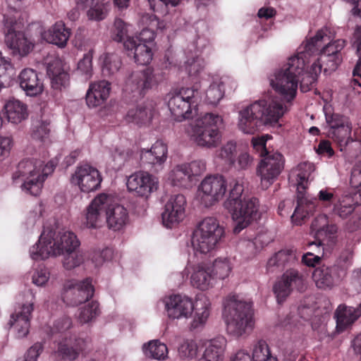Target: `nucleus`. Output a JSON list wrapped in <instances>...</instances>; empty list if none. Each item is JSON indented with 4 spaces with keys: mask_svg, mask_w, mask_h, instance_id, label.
<instances>
[{
    "mask_svg": "<svg viewBox=\"0 0 361 361\" xmlns=\"http://www.w3.org/2000/svg\"><path fill=\"white\" fill-rule=\"evenodd\" d=\"M305 67L304 55L291 56L270 78V85L281 98L257 100L238 112V127L245 134H254L264 126H274L287 111L284 102L296 95Z\"/></svg>",
    "mask_w": 361,
    "mask_h": 361,
    "instance_id": "1",
    "label": "nucleus"
},
{
    "mask_svg": "<svg viewBox=\"0 0 361 361\" xmlns=\"http://www.w3.org/2000/svg\"><path fill=\"white\" fill-rule=\"evenodd\" d=\"M224 316L228 334L240 337L254 328L255 321L252 303L240 296L230 294L224 300Z\"/></svg>",
    "mask_w": 361,
    "mask_h": 361,
    "instance_id": "2",
    "label": "nucleus"
},
{
    "mask_svg": "<svg viewBox=\"0 0 361 361\" xmlns=\"http://www.w3.org/2000/svg\"><path fill=\"white\" fill-rule=\"evenodd\" d=\"M56 164L53 161H49L45 166L44 162L34 158L22 160L18 165L17 171L13 175V180L22 182L20 188L26 194L38 196L47 176L51 174Z\"/></svg>",
    "mask_w": 361,
    "mask_h": 361,
    "instance_id": "3",
    "label": "nucleus"
},
{
    "mask_svg": "<svg viewBox=\"0 0 361 361\" xmlns=\"http://www.w3.org/2000/svg\"><path fill=\"white\" fill-rule=\"evenodd\" d=\"M52 230L44 231L38 243L33 245L30 254L35 260L45 259L50 256H59L65 252L78 250L80 241L74 233L66 231L59 232L56 238Z\"/></svg>",
    "mask_w": 361,
    "mask_h": 361,
    "instance_id": "4",
    "label": "nucleus"
},
{
    "mask_svg": "<svg viewBox=\"0 0 361 361\" xmlns=\"http://www.w3.org/2000/svg\"><path fill=\"white\" fill-rule=\"evenodd\" d=\"M223 123L221 116L214 113H205L190 121L185 133L190 139L200 147H216L221 141L219 126Z\"/></svg>",
    "mask_w": 361,
    "mask_h": 361,
    "instance_id": "5",
    "label": "nucleus"
},
{
    "mask_svg": "<svg viewBox=\"0 0 361 361\" xmlns=\"http://www.w3.org/2000/svg\"><path fill=\"white\" fill-rule=\"evenodd\" d=\"M225 234L224 228L212 216L202 219L195 228L192 246L196 252L207 254L217 248Z\"/></svg>",
    "mask_w": 361,
    "mask_h": 361,
    "instance_id": "6",
    "label": "nucleus"
},
{
    "mask_svg": "<svg viewBox=\"0 0 361 361\" xmlns=\"http://www.w3.org/2000/svg\"><path fill=\"white\" fill-rule=\"evenodd\" d=\"M169 96L168 106L176 121L190 117L192 107L197 105L200 97L197 90L188 87H183Z\"/></svg>",
    "mask_w": 361,
    "mask_h": 361,
    "instance_id": "7",
    "label": "nucleus"
},
{
    "mask_svg": "<svg viewBox=\"0 0 361 361\" xmlns=\"http://www.w3.org/2000/svg\"><path fill=\"white\" fill-rule=\"evenodd\" d=\"M155 37L154 32L150 29H143L137 36L128 37L124 41V49L128 56L134 58L135 62L140 65H147L152 59V49L148 43Z\"/></svg>",
    "mask_w": 361,
    "mask_h": 361,
    "instance_id": "8",
    "label": "nucleus"
},
{
    "mask_svg": "<svg viewBox=\"0 0 361 361\" xmlns=\"http://www.w3.org/2000/svg\"><path fill=\"white\" fill-rule=\"evenodd\" d=\"M259 209V201L253 197H243V200L233 204L231 209H226L235 222V233H239L247 227L256 218Z\"/></svg>",
    "mask_w": 361,
    "mask_h": 361,
    "instance_id": "9",
    "label": "nucleus"
},
{
    "mask_svg": "<svg viewBox=\"0 0 361 361\" xmlns=\"http://www.w3.org/2000/svg\"><path fill=\"white\" fill-rule=\"evenodd\" d=\"M227 190V182L221 175L206 176L198 187V196L206 207H211L223 198Z\"/></svg>",
    "mask_w": 361,
    "mask_h": 361,
    "instance_id": "10",
    "label": "nucleus"
},
{
    "mask_svg": "<svg viewBox=\"0 0 361 361\" xmlns=\"http://www.w3.org/2000/svg\"><path fill=\"white\" fill-rule=\"evenodd\" d=\"M162 79L161 75L154 73L150 68L133 71L126 80L125 91L138 97H143Z\"/></svg>",
    "mask_w": 361,
    "mask_h": 361,
    "instance_id": "11",
    "label": "nucleus"
},
{
    "mask_svg": "<svg viewBox=\"0 0 361 361\" xmlns=\"http://www.w3.org/2000/svg\"><path fill=\"white\" fill-rule=\"evenodd\" d=\"M285 159L279 152L267 153L257 167L262 187L267 189L279 176L284 168Z\"/></svg>",
    "mask_w": 361,
    "mask_h": 361,
    "instance_id": "12",
    "label": "nucleus"
},
{
    "mask_svg": "<svg viewBox=\"0 0 361 361\" xmlns=\"http://www.w3.org/2000/svg\"><path fill=\"white\" fill-rule=\"evenodd\" d=\"M5 43L13 55L25 56L33 49V43L23 32L16 30L18 24L11 18L4 20Z\"/></svg>",
    "mask_w": 361,
    "mask_h": 361,
    "instance_id": "13",
    "label": "nucleus"
},
{
    "mask_svg": "<svg viewBox=\"0 0 361 361\" xmlns=\"http://www.w3.org/2000/svg\"><path fill=\"white\" fill-rule=\"evenodd\" d=\"M71 181L77 185L81 192L89 193L100 188L102 178L96 168L84 164L76 167L71 176Z\"/></svg>",
    "mask_w": 361,
    "mask_h": 361,
    "instance_id": "14",
    "label": "nucleus"
},
{
    "mask_svg": "<svg viewBox=\"0 0 361 361\" xmlns=\"http://www.w3.org/2000/svg\"><path fill=\"white\" fill-rule=\"evenodd\" d=\"M93 294L94 288L89 279L82 281L71 280L64 285L63 300L67 305L77 306L87 301Z\"/></svg>",
    "mask_w": 361,
    "mask_h": 361,
    "instance_id": "15",
    "label": "nucleus"
},
{
    "mask_svg": "<svg viewBox=\"0 0 361 361\" xmlns=\"http://www.w3.org/2000/svg\"><path fill=\"white\" fill-rule=\"evenodd\" d=\"M346 275V268L339 264L322 265L316 268L312 279L317 288L331 289L338 285Z\"/></svg>",
    "mask_w": 361,
    "mask_h": 361,
    "instance_id": "16",
    "label": "nucleus"
},
{
    "mask_svg": "<svg viewBox=\"0 0 361 361\" xmlns=\"http://www.w3.org/2000/svg\"><path fill=\"white\" fill-rule=\"evenodd\" d=\"M163 302L168 317L172 319H188L195 310L192 300L186 295H171L164 298Z\"/></svg>",
    "mask_w": 361,
    "mask_h": 361,
    "instance_id": "17",
    "label": "nucleus"
},
{
    "mask_svg": "<svg viewBox=\"0 0 361 361\" xmlns=\"http://www.w3.org/2000/svg\"><path fill=\"white\" fill-rule=\"evenodd\" d=\"M305 286L304 275L296 269L287 270L274 286V292L279 302H283L293 288L302 291Z\"/></svg>",
    "mask_w": 361,
    "mask_h": 361,
    "instance_id": "18",
    "label": "nucleus"
},
{
    "mask_svg": "<svg viewBox=\"0 0 361 361\" xmlns=\"http://www.w3.org/2000/svg\"><path fill=\"white\" fill-rule=\"evenodd\" d=\"M127 187L137 195L147 197L159 188L158 178L146 171H137L127 180Z\"/></svg>",
    "mask_w": 361,
    "mask_h": 361,
    "instance_id": "19",
    "label": "nucleus"
},
{
    "mask_svg": "<svg viewBox=\"0 0 361 361\" xmlns=\"http://www.w3.org/2000/svg\"><path fill=\"white\" fill-rule=\"evenodd\" d=\"M186 200L183 195L178 194L170 197L161 214L164 225L171 228L182 221L185 217Z\"/></svg>",
    "mask_w": 361,
    "mask_h": 361,
    "instance_id": "20",
    "label": "nucleus"
},
{
    "mask_svg": "<svg viewBox=\"0 0 361 361\" xmlns=\"http://www.w3.org/2000/svg\"><path fill=\"white\" fill-rule=\"evenodd\" d=\"M111 195L101 193L97 195L86 209L85 224L87 227L97 228L104 222V212L109 205Z\"/></svg>",
    "mask_w": 361,
    "mask_h": 361,
    "instance_id": "21",
    "label": "nucleus"
},
{
    "mask_svg": "<svg viewBox=\"0 0 361 361\" xmlns=\"http://www.w3.org/2000/svg\"><path fill=\"white\" fill-rule=\"evenodd\" d=\"M345 45L344 39L329 42L320 50V60L324 63V72L335 71L342 61L341 50Z\"/></svg>",
    "mask_w": 361,
    "mask_h": 361,
    "instance_id": "22",
    "label": "nucleus"
},
{
    "mask_svg": "<svg viewBox=\"0 0 361 361\" xmlns=\"http://www.w3.org/2000/svg\"><path fill=\"white\" fill-rule=\"evenodd\" d=\"M106 222L107 227L114 231L122 230L129 222L128 210L123 206L114 203L111 195L110 204L106 209Z\"/></svg>",
    "mask_w": 361,
    "mask_h": 361,
    "instance_id": "23",
    "label": "nucleus"
},
{
    "mask_svg": "<svg viewBox=\"0 0 361 361\" xmlns=\"http://www.w3.org/2000/svg\"><path fill=\"white\" fill-rule=\"evenodd\" d=\"M167 146L161 141H157L149 149L140 151V162L144 166L161 167L167 157Z\"/></svg>",
    "mask_w": 361,
    "mask_h": 361,
    "instance_id": "24",
    "label": "nucleus"
},
{
    "mask_svg": "<svg viewBox=\"0 0 361 361\" xmlns=\"http://www.w3.org/2000/svg\"><path fill=\"white\" fill-rule=\"evenodd\" d=\"M227 346V340L224 336H217L207 341L197 361H224Z\"/></svg>",
    "mask_w": 361,
    "mask_h": 361,
    "instance_id": "25",
    "label": "nucleus"
},
{
    "mask_svg": "<svg viewBox=\"0 0 361 361\" xmlns=\"http://www.w3.org/2000/svg\"><path fill=\"white\" fill-rule=\"evenodd\" d=\"M33 310V305H23L11 315V319L8 323L10 327H14L16 330V336L19 338L26 336L29 333L30 319L31 313Z\"/></svg>",
    "mask_w": 361,
    "mask_h": 361,
    "instance_id": "26",
    "label": "nucleus"
},
{
    "mask_svg": "<svg viewBox=\"0 0 361 361\" xmlns=\"http://www.w3.org/2000/svg\"><path fill=\"white\" fill-rule=\"evenodd\" d=\"M20 87L30 97L41 94L44 90L43 82L39 78L38 73L32 68L23 69L19 76Z\"/></svg>",
    "mask_w": 361,
    "mask_h": 361,
    "instance_id": "27",
    "label": "nucleus"
},
{
    "mask_svg": "<svg viewBox=\"0 0 361 361\" xmlns=\"http://www.w3.org/2000/svg\"><path fill=\"white\" fill-rule=\"evenodd\" d=\"M297 191L298 205L291 216V220L294 224L300 225L305 219L314 212L317 207V199H308L305 196V190Z\"/></svg>",
    "mask_w": 361,
    "mask_h": 361,
    "instance_id": "28",
    "label": "nucleus"
},
{
    "mask_svg": "<svg viewBox=\"0 0 361 361\" xmlns=\"http://www.w3.org/2000/svg\"><path fill=\"white\" fill-rule=\"evenodd\" d=\"M214 281V276L211 273L210 267L206 264L200 263L192 267L190 283L193 287L206 290L212 287Z\"/></svg>",
    "mask_w": 361,
    "mask_h": 361,
    "instance_id": "29",
    "label": "nucleus"
},
{
    "mask_svg": "<svg viewBox=\"0 0 361 361\" xmlns=\"http://www.w3.org/2000/svg\"><path fill=\"white\" fill-rule=\"evenodd\" d=\"M71 36V30L63 21H58L43 34L44 39L59 47H65Z\"/></svg>",
    "mask_w": 361,
    "mask_h": 361,
    "instance_id": "30",
    "label": "nucleus"
},
{
    "mask_svg": "<svg viewBox=\"0 0 361 361\" xmlns=\"http://www.w3.org/2000/svg\"><path fill=\"white\" fill-rule=\"evenodd\" d=\"M4 109L8 121L13 123H20L28 116L27 105L18 99L7 101Z\"/></svg>",
    "mask_w": 361,
    "mask_h": 361,
    "instance_id": "31",
    "label": "nucleus"
},
{
    "mask_svg": "<svg viewBox=\"0 0 361 361\" xmlns=\"http://www.w3.org/2000/svg\"><path fill=\"white\" fill-rule=\"evenodd\" d=\"M229 86L231 90L236 88V82L229 78H222L219 81H215L210 85L206 92V99L208 103L215 105L223 98L225 92V87Z\"/></svg>",
    "mask_w": 361,
    "mask_h": 361,
    "instance_id": "32",
    "label": "nucleus"
},
{
    "mask_svg": "<svg viewBox=\"0 0 361 361\" xmlns=\"http://www.w3.org/2000/svg\"><path fill=\"white\" fill-rule=\"evenodd\" d=\"M296 252L293 249H284L274 255L267 262V269L269 272L280 271L288 264L296 260Z\"/></svg>",
    "mask_w": 361,
    "mask_h": 361,
    "instance_id": "33",
    "label": "nucleus"
},
{
    "mask_svg": "<svg viewBox=\"0 0 361 361\" xmlns=\"http://www.w3.org/2000/svg\"><path fill=\"white\" fill-rule=\"evenodd\" d=\"M329 39L327 30L321 29L317 32L314 37L307 40L304 50L294 56H299L301 54L304 55L305 66H306V63L309 62L307 61V56L317 53L320 54V48Z\"/></svg>",
    "mask_w": 361,
    "mask_h": 361,
    "instance_id": "34",
    "label": "nucleus"
},
{
    "mask_svg": "<svg viewBox=\"0 0 361 361\" xmlns=\"http://www.w3.org/2000/svg\"><path fill=\"white\" fill-rule=\"evenodd\" d=\"M336 319V331L341 333L346 330L355 322L359 316L356 313L355 307L339 305L335 312Z\"/></svg>",
    "mask_w": 361,
    "mask_h": 361,
    "instance_id": "35",
    "label": "nucleus"
},
{
    "mask_svg": "<svg viewBox=\"0 0 361 361\" xmlns=\"http://www.w3.org/2000/svg\"><path fill=\"white\" fill-rule=\"evenodd\" d=\"M47 74L54 89L61 90L69 85V75L61 68V63L58 61L49 64Z\"/></svg>",
    "mask_w": 361,
    "mask_h": 361,
    "instance_id": "36",
    "label": "nucleus"
},
{
    "mask_svg": "<svg viewBox=\"0 0 361 361\" xmlns=\"http://www.w3.org/2000/svg\"><path fill=\"white\" fill-rule=\"evenodd\" d=\"M311 228L319 240L335 234L338 230L336 224L329 223V219L325 214L317 216L312 221Z\"/></svg>",
    "mask_w": 361,
    "mask_h": 361,
    "instance_id": "37",
    "label": "nucleus"
},
{
    "mask_svg": "<svg viewBox=\"0 0 361 361\" xmlns=\"http://www.w3.org/2000/svg\"><path fill=\"white\" fill-rule=\"evenodd\" d=\"M315 170L314 165L309 161H304L299 164L292 171L291 178H295L297 184V190H305L306 183L312 172Z\"/></svg>",
    "mask_w": 361,
    "mask_h": 361,
    "instance_id": "38",
    "label": "nucleus"
},
{
    "mask_svg": "<svg viewBox=\"0 0 361 361\" xmlns=\"http://www.w3.org/2000/svg\"><path fill=\"white\" fill-rule=\"evenodd\" d=\"M322 66L324 67V63L320 60L319 57L311 65L310 71L305 72V70H303L300 80V88L302 92L307 91L309 90V85L315 82L317 76L322 71ZM304 69H305V66Z\"/></svg>",
    "mask_w": 361,
    "mask_h": 361,
    "instance_id": "39",
    "label": "nucleus"
},
{
    "mask_svg": "<svg viewBox=\"0 0 361 361\" xmlns=\"http://www.w3.org/2000/svg\"><path fill=\"white\" fill-rule=\"evenodd\" d=\"M153 107L152 104L139 106L130 109L126 115L128 122L142 123L149 121L153 116Z\"/></svg>",
    "mask_w": 361,
    "mask_h": 361,
    "instance_id": "40",
    "label": "nucleus"
},
{
    "mask_svg": "<svg viewBox=\"0 0 361 361\" xmlns=\"http://www.w3.org/2000/svg\"><path fill=\"white\" fill-rule=\"evenodd\" d=\"M142 349L147 357L155 360H164L168 355L167 346L158 340H153L145 343Z\"/></svg>",
    "mask_w": 361,
    "mask_h": 361,
    "instance_id": "41",
    "label": "nucleus"
},
{
    "mask_svg": "<svg viewBox=\"0 0 361 361\" xmlns=\"http://www.w3.org/2000/svg\"><path fill=\"white\" fill-rule=\"evenodd\" d=\"M169 180L173 185L185 187L191 182V177L184 164L177 165L169 175Z\"/></svg>",
    "mask_w": 361,
    "mask_h": 361,
    "instance_id": "42",
    "label": "nucleus"
},
{
    "mask_svg": "<svg viewBox=\"0 0 361 361\" xmlns=\"http://www.w3.org/2000/svg\"><path fill=\"white\" fill-rule=\"evenodd\" d=\"M82 7H90L87 16L91 20H102L104 19L109 12L110 4L104 0H97L91 5H83Z\"/></svg>",
    "mask_w": 361,
    "mask_h": 361,
    "instance_id": "43",
    "label": "nucleus"
},
{
    "mask_svg": "<svg viewBox=\"0 0 361 361\" xmlns=\"http://www.w3.org/2000/svg\"><path fill=\"white\" fill-rule=\"evenodd\" d=\"M100 313L99 304L96 301H92L79 309L77 319L81 324L93 321Z\"/></svg>",
    "mask_w": 361,
    "mask_h": 361,
    "instance_id": "44",
    "label": "nucleus"
},
{
    "mask_svg": "<svg viewBox=\"0 0 361 361\" xmlns=\"http://www.w3.org/2000/svg\"><path fill=\"white\" fill-rule=\"evenodd\" d=\"M210 271L214 276V279H224L228 277L231 271L232 267L228 258L219 257L216 259Z\"/></svg>",
    "mask_w": 361,
    "mask_h": 361,
    "instance_id": "45",
    "label": "nucleus"
},
{
    "mask_svg": "<svg viewBox=\"0 0 361 361\" xmlns=\"http://www.w3.org/2000/svg\"><path fill=\"white\" fill-rule=\"evenodd\" d=\"M352 124L328 130V136L336 142L341 147H345L353 142L351 138Z\"/></svg>",
    "mask_w": 361,
    "mask_h": 361,
    "instance_id": "46",
    "label": "nucleus"
},
{
    "mask_svg": "<svg viewBox=\"0 0 361 361\" xmlns=\"http://www.w3.org/2000/svg\"><path fill=\"white\" fill-rule=\"evenodd\" d=\"M121 66V60L116 54H106L104 55L102 74L109 77L116 73Z\"/></svg>",
    "mask_w": 361,
    "mask_h": 361,
    "instance_id": "47",
    "label": "nucleus"
},
{
    "mask_svg": "<svg viewBox=\"0 0 361 361\" xmlns=\"http://www.w3.org/2000/svg\"><path fill=\"white\" fill-rule=\"evenodd\" d=\"M252 360L254 361H278L276 357L271 355L267 342L262 340L254 345Z\"/></svg>",
    "mask_w": 361,
    "mask_h": 361,
    "instance_id": "48",
    "label": "nucleus"
},
{
    "mask_svg": "<svg viewBox=\"0 0 361 361\" xmlns=\"http://www.w3.org/2000/svg\"><path fill=\"white\" fill-rule=\"evenodd\" d=\"M230 190L228 196L224 202V207L225 209H231L233 204H235L237 201L243 200V192L244 191V187L237 180H233L230 183Z\"/></svg>",
    "mask_w": 361,
    "mask_h": 361,
    "instance_id": "49",
    "label": "nucleus"
},
{
    "mask_svg": "<svg viewBox=\"0 0 361 361\" xmlns=\"http://www.w3.org/2000/svg\"><path fill=\"white\" fill-rule=\"evenodd\" d=\"M217 157L228 166L233 164V160L237 155L236 142L231 140L225 143L217 151Z\"/></svg>",
    "mask_w": 361,
    "mask_h": 361,
    "instance_id": "50",
    "label": "nucleus"
},
{
    "mask_svg": "<svg viewBox=\"0 0 361 361\" xmlns=\"http://www.w3.org/2000/svg\"><path fill=\"white\" fill-rule=\"evenodd\" d=\"M63 256V267L67 270L73 269L84 262L83 254L78 250L65 252L61 255Z\"/></svg>",
    "mask_w": 361,
    "mask_h": 361,
    "instance_id": "51",
    "label": "nucleus"
},
{
    "mask_svg": "<svg viewBox=\"0 0 361 361\" xmlns=\"http://www.w3.org/2000/svg\"><path fill=\"white\" fill-rule=\"evenodd\" d=\"M198 346L193 340L183 341L178 348V356L183 360H192L197 356Z\"/></svg>",
    "mask_w": 361,
    "mask_h": 361,
    "instance_id": "52",
    "label": "nucleus"
},
{
    "mask_svg": "<svg viewBox=\"0 0 361 361\" xmlns=\"http://www.w3.org/2000/svg\"><path fill=\"white\" fill-rule=\"evenodd\" d=\"M128 32V25L123 20L116 18L114 21L113 27L111 29V37L118 42H123L127 39Z\"/></svg>",
    "mask_w": 361,
    "mask_h": 361,
    "instance_id": "53",
    "label": "nucleus"
},
{
    "mask_svg": "<svg viewBox=\"0 0 361 361\" xmlns=\"http://www.w3.org/2000/svg\"><path fill=\"white\" fill-rule=\"evenodd\" d=\"M355 204L350 197H346L334 205V213L345 219L355 209Z\"/></svg>",
    "mask_w": 361,
    "mask_h": 361,
    "instance_id": "54",
    "label": "nucleus"
},
{
    "mask_svg": "<svg viewBox=\"0 0 361 361\" xmlns=\"http://www.w3.org/2000/svg\"><path fill=\"white\" fill-rule=\"evenodd\" d=\"M204 61L197 55L192 56L185 62V71L190 76L198 75L204 68Z\"/></svg>",
    "mask_w": 361,
    "mask_h": 361,
    "instance_id": "55",
    "label": "nucleus"
},
{
    "mask_svg": "<svg viewBox=\"0 0 361 361\" xmlns=\"http://www.w3.org/2000/svg\"><path fill=\"white\" fill-rule=\"evenodd\" d=\"M50 133V121H42L35 126L32 137L40 142H45L49 137Z\"/></svg>",
    "mask_w": 361,
    "mask_h": 361,
    "instance_id": "56",
    "label": "nucleus"
},
{
    "mask_svg": "<svg viewBox=\"0 0 361 361\" xmlns=\"http://www.w3.org/2000/svg\"><path fill=\"white\" fill-rule=\"evenodd\" d=\"M252 165V157L247 152H242L237 158L234 159L233 164H231L229 166L234 168L238 171H242L250 169Z\"/></svg>",
    "mask_w": 361,
    "mask_h": 361,
    "instance_id": "57",
    "label": "nucleus"
},
{
    "mask_svg": "<svg viewBox=\"0 0 361 361\" xmlns=\"http://www.w3.org/2000/svg\"><path fill=\"white\" fill-rule=\"evenodd\" d=\"M92 54L90 51L84 54L83 58L78 63V72L84 76L85 80L92 75Z\"/></svg>",
    "mask_w": 361,
    "mask_h": 361,
    "instance_id": "58",
    "label": "nucleus"
},
{
    "mask_svg": "<svg viewBox=\"0 0 361 361\" xmlns=\"http://www.w3.org/2000/svg\"><path fill=\"white\" fill-rule=\"evenodd\" d=\"M200 303L201 305V307H197L195 312V317L193 320V326L195 327H197L199 324L204 323L209 315L210 304L209 300L207 299L203 300H201Z\"/></svg>",
    "mask_w": 361,
    "mask_h": 361,
    "instance_id": "59",
    "label": "nucleus"
},
{
    "mask_svg": "<svg viewBox=\"0 0 361 361\" xmlns=\"http://www.w3.org/2000/svg\"><path fill=\"white\" fill-rule=\"evenodd\" d=\"M325 118L329 126V130L338 129L351 123L349 118L338 114H328L326 113Z\"/></svg>",
    "mask_w": 361,
    "mask_h": 361,
    "instance_id": "60",
    "label": "nucleus"
},
{
    "mask_svg": "<svg viewBox=\"0 0 361 361\" xmlns=\"http://www.w3.org/2000/svg\"><path fill=\"white\" fill-rule=\"evenodd\" d=\"M56 353L63 358L68 360H74L78 356V352L72 346H71V341L66 340L63 342H59Z\"/></svg>",
    "mask_w": 361,
    "mask_h": 361,
    "instance_id": "61",
    "label": "nucleus"
},
{
    "mask_svg": "<svg viewBox=\"0 0 361 361\" xmlns=\"http://www.w3.org/2000/svg\"><path fill=\"white\" fill-rule=\"evenodd\" d=\"M101 96L102 94L96 92L92 85H90L86 94V102L88 106L96 107L104 104L105 101Z\"/></svg>",
    "mask_w": 361,
    "mask_h": 361,
    "instance_id": "62",
    "label": "nucleus"
},
{
    "mask_svg": "<svg viewBox=\"0 0 361 361\" xmlns=\"http://www.w3.org/2000/svg\"><path fill=\"white\" fill-rule=\"evenodd\" d=\"M188 169V173L192 178L193 176H199L206 170V163L204 161L199 159L191 161L188 164H184Z\"/></svg>",
    "mask_w": 361,
    "mask_h": 361,
    "instance_id": "63",
    "label": "nucleus"
},
{
    "mask_svg": "<svg viewBox=\"0 0 361 361\" xmlns=\"http://www.w3.org/2000/svg\"><path fill=\"white\" fill-rule=\"evenodd\" d=\"M49 279V272L47 269L40 267L37 269L32 276V282L36 286H44Z\"/></svg>",
    "mask_w": 361,
    "mask_h": 361,
    "instance_id": "64",
    "label": "nucleus"
}]
</instances>
